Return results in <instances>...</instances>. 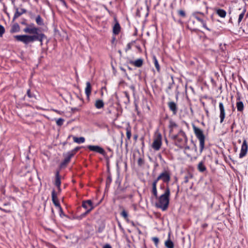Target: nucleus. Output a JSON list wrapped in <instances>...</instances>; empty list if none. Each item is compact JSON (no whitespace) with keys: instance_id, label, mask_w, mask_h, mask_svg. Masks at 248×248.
I'll return each instance as SVG.
<instances>
[{"instance_id":"obj_1","label":"nucleus","mask_w":248,"mask_h":248,"mask_svg":"<svg viewBox=\"0 0 248 248\" xmlns=\"http://www.w3.org/2000/svg\"><path fill=\"white\" fill-rule=\"evenodd\" d=\"M23 31L30 35H17L14 36V38L25 45L38 41L42 46L43 40L46 38V35L37 27L28 26L24 28Z\"/></svg>"},{"instance_id":"obj_2","label":"nucleus","mask_w":248,"mask_h":248,"mask_svg":"<svg viewBox=\"0 0 248 248\" xmlns=\"http://www.w3.org/2000/svg\"><path fill=\"white\" fill-rule=\"evenodd\" d=\"M170 196V190L169 186H166L164 193L157 198H155L157 201L155 203L156 207L161 209L162 211H166L169 205Z\"/></svg>"},{"instance_id":"obj_3","label":"nucleus","mask_w":248,"mask_h":248,"mask_svg":"<svg viewBox=\"0 0 248 248\" xmlns=\"http://www.w3.org/2000/svg\"><path fill=\"white\" fill-rule=\"evenodd\" d=\"M172 139L174 141L175 145L181 149L187 144L188 141L186 133L182 129L178 134L172 136Z\"/></svg>"},{"instance_id":"obj_4","label":"nucleus","mask_w":248,"mask_h":248,"mask_svg":"<svg viewBox=\"0 0 248 248\" xmlns=\"http://www.w3.org/2000/svg\"><path fill=\"white\" fill-rule=\"evenodd\" d=\"M193 128L196 138L199 140L200 152L201 153L204 148L205 137L203 134V131L200 128L196 127L195 125H193Z\"/></svg>"},{"instance_id":"obj_5","label":"nucleus","mask_w":248,"mask_h":248,"mask_svg":"<svg viewBox=\"0 0 248 248\" xmlns=\"http://www.w3.org/2000/svg\"><path fill=\"white\" fill-rule=\"evenodd\" d=\"M192 16L199 22H200L202 25V27L210 31V29H209L206 24V20L205 18L206 16L204 13L200 12H195L192 14Z\"/></svg>"},{"instance_id":"obj_6","label":"nucleus","mask_w":248,"mask_h":248,"mask_svg":"<svg viewBox=\"0 0 248 248\" xmlns=\"http://www.w3.org/2000/svg\"><path fill=\"white\" fill-rule=\"evenodd\" d=\"M162 144V136L161 134L158 133L154 138L152 147L154 150L158 151L160 150Z\"/></svg>"},{"instance_id":"obj_7","label":"nucleus","mask_w":248,"mask_h":248,"mask_svg":"<svg viewBox=\"0 0 248 248\" xmlns=\"http://www.w3.org/2000/svg\"><path fill=\"white\" fill-rule=\"evenodd\" d=\"M156 179L159 181L162 180L164 183L167 184V186L170 181V174L169 171L164 170L160 173Z\"/></svg>"},{"instance_id":"obj_8","label":"nucleus","mask_w":248,"mask_h":248,"mask_svg":"<svg viewBox=\"0 0 248 248\" xmlns=\"http://www.w3.org/2000/svg\"><path fill=\"white\" fill-rule=\"evenodd\" d=\"M97 205H94L91 200L83 201L82 202V207L87 211V213H90Z\"/></svg>"},{"instance_id":"obj_9","label":"nucleus","mask_w":248,"mask_h":248,"mask_svg":"<svg viewBox=\"0 0 248 248\" xmlns=\"http://www.w3.org/2000/svg\"><path fill=\"white\" fill-rule=\"evenodd\" d=\"M248 145L246 140H243V143L241 145L240 153L239 154V158H242L245 157L248 152Z\"/></svg>"},{"instance_id":"obj_10","label":"nucleus","mask_w":248,"mask_h":248,"mask_svg":"<svg viewBox=\"0 0 248 248\" xmlns=\"http://www.w3.org/2000/svg\"><path fill=\"white\" fill-rule=\"evenodd\" d=\"M87 148L89 150L98 153L102 155H105L106 154L104 149L98 145H88Z\"/></svg>"},{"instance_id":"obj_11","label":"nucleus","mask_w":248,"mask_h":248,"mask_svg":"<svg viewBox=\"0 0 248 248\" xmlns=\"http://www.w3.org/2000/svg\"><path fill=\"white\" fill-rule=\"evenodd\" d=\"M219 118H220V123L222 124L225 118L226 117V113L225 110V107L224 104L222 102L219 103Z\"/></svg>"},{"instance_id":"obj_12","label":"nucleus","mask_w":248,"mask_h":248,"mask_svg":"<svg viewBox=\"0 0 248 248\" xmlns=\"http://www.w3.org/2000/svg\"><path fill=\"white\" fill-rule=\"evenodd\" d=\"M240 100V95L239 94H237L236 96V107L238 111L242 112L244 109V105L243 102L241 101Z\"/></svg>"},{"instance_id":"obj_13","label":"nucleus","mask_w":248,"mask_h":248,"mask_svg":"<svg viewBox=\"0 0 248 248\" xmlns=\"http://www.w3.org/2000/svg\"><path fill=\"white\" fill-rule=\"evenodd\" d=\"M168 106L173 115H175L178 112V108L177 104L173 101H170L168 103Z\"/></svg>"},{"instance_id":"obj_14","label":"nucleus","mask_w":248,"mask_h":248,"mask_svg":"<svg viewBox=\"0 0 248 248\" xmlns=\"http://www.w3.org/2000/svg\"><path fill=\"white\" fill-rule=\"evenodd\" d=\"M55 186L57 187L58 191H61V176L60 175V171L57 170L55 173V180L54 182Z\"/></svg>"},{"instance_id":"obj_15","label":"nucleus","mask_w":248,"mask_h":248,"mask_svg":"<svg viewBox=\"0 0 248 248\" xmlns=\"http://www.w3.org/2000/svg\"><path fill=\"white\" fill-rule=\"evenodd\" d=\"M72 155H70L68 152L65 155L64 160L61 162L60 164L61 168H63L67 166V165L70 162L71 158L72 157Z\"/></svg>"},{"instance_id":"obj_16","label":"nucleus","mask_w":248,"mask_h":248,"mask_svg":"<svg viewBox=\"0 0 248 248\" xmlns=\"http://www.w3.org/2000/svg\"><path fill=\"white\" fill-rule=\"evenodd\" d=\"M158 181L155 179L152 183V189L151 192L155 198H157V184Z\"/></svg>"},{"instance_id":"obj_17","label":"nucleus","mask_w":248,"mask_h":248,"mask_svg":"<svg viewBox=\"0 0 248 248\" xmlns=\"http://www.w3.org/2000/svg\"><path fill=\"white\" fill-rule=\"evenodd\" d=\"M52 201L56 207H59L61 206L59 201L57 197V193L54 190H53L51 192Z\"/></svg>"},{"instance_id":"obj_18","label":"nucleus","mask_w":248,"mask_h":248,"mask_svg":"<svg viewBox=\"0 0 248 248\" xmlns=\"http://www.w3.org/2000/svg\"><path fill=\"white\" fill-rule=\"evenodd\" d=\"M115 20L116 21V23L113 27V33L115 35H117L120 32L121 27L120 24L119 23L118 21L117 20L116 18H115Z\"/></svg>"},{"instance_id":"obj_19","label":"nucleus","mask_w":248,"mask_h":248,"mask_svg":"<svg viewBox=\"0 0 248 248\" xmlns=\"http://www.w3.org/2000/svg\"><path fill=\"white\" fill-rule=\"evenodd\" d=\"M178 126V124L172 119H170L168 125L170 133H172L173 131V129L177 128Z\"/></svg>"},{"instance_id":"obj_20","label":"nucleus","mask_w":248,"mask_h":248,"mask_svg":"<svg viewBox=\"0 0 248 248\" xmlns=\"http://www.w3.org/2000/svg\"><path fill=\"white\" fill-rule=\"evenodd\" d=\"M129 62L137 67H140L143 65V60L142 59H139L135 61H131Z\"/></svg>"},{"instance_id":"obj_21","label":"nucleus","mask_w":248,"mask_h":248,"mask_svg":"<svg viewBox=\"0 0 248 248\" xmlns=\"http://www.w3.org/2000/svg\"><path fill=\"white\" fill-rule=\"evenodd\" d=\"M246 8L244 7L241 12V13L239 15V17L238 19V23L239 24L243 20V19L244 18V16H245V18H247L248 16V13L246 15Z\"/></svg>"},{"instance_id":"obj_22","label":"nucleus","mask_w":248,"mask_h":248,"mask_svg":"<svg viewBox=\"0 0 248 248\" xmlns=\"http://www.w3.org/2000/svg\"><path fill=\"white\" fill-rule=\"evenodd\" d=\"M165 246L167 248H174V244L173 242L170 240V234H169L168 238L164 243Z\"/></svg>"},{"instance_id":"obj_23","label":"nucleus","mask_w":248,"mask_h":248,"mask_svg":"<svg viewBox=\"0 0 248 248\" xmlns=\"http://www.w3.org/2000/svg\"><path fill=\"white\" fill-rule=\"evenodd\" d=\"M86 86L85 89V93L87 97H89L92 92L91 84L90 83V82H87L86 83Z\"/></svg>"},{"instance_id":"obj_24","label":"nucleus","mask_w":248,"mask_h":248,"mask_svg":"<svg viewBox=\"0 0 248 248\" xmlns=\"http://www.w3.org/2000/svg\"><path fill=\"white\" fill-rule=\"evenodd\" d=\"M94 106L97 109L102 108L104 107V103L102 100L97 99L95 102Z\"/></svg>"},{"instance_id":"obj_25","label":"nucleus","mask_w":248,"mask_h":248,"mask_svg":"<svg viewBox=\"0 0 248 248\" xmlns=\"http://www.w3.org/2000/svg\"><path fill=\"white\" fill-rule=\"evenodd\" d=\"M197 169L200 172H203L206 170V167L203 161H202L199 163L197 166Z\"/></svg>"},{"instance_id":"obj_26","label":"nucleus","mask_w":248,"mask_h":248,"mask_svg":"<svg viewBox=\"0 0 248 248\" xmlns=\"http://www.w3.org/2000/svg\"><path fill=\"white\" fill-rule=\"evenodd\" d=\"M216 13L220 17L224 18L226 16V12L222 9H217L216 10Z\"/></svg>"},{"instance_id":"obj_27","label":"nucleus","mask_w":248,"mask_h":248,"mask_svg":"<svg viewBox=\"0 0 248 248\" xmlns=\"http://www.w3.org/2000/svg\"><path fill=\"white\" fill-rule=\"evenodd\" d=\"M26 12V10L24 9H21L20 11H19L18 9L17 8L14 16V19H15L19 17L23 14L25 13Z\"/></svg>"},{"instance_id":"obj_28","label":"nucleus","mask_w":248,"mask_h":248,"mask_svg":"<svg viewBox=\"0 0 248 248\" xmlns=\"http://www.w3.org/2000/svg\"><path fill=\"white\" fill-rule=\"evenodd\" d=\"M73 139L75 142H76L78 144L84 143L85 141V138L83 137L78 138V137L74 136L73 137Z\"/></svg>"},{"instance_id":"obj_29","label":"nucleus","mask_w":248,"mask_h":248,"mask_svg":"<svg viewBox=\"0 0 248 248\" xmlns=\"http://www.w3.org/2000/svg\"><path fill=\"white\" fill-rule=\"evenodd\" d=\"M126 138L128 140H130L131 137V127L129 124L125 128Z\"/></svg>"},{"instance_id":"obj_30","label":"nucleus","mask_w":248,"mask_h":248,"mask_svg":"<svg viewBox=\"0 0 248 248\" xmlns=\"http://www.w3.org/2000/svg\"><path fill=\"white\" fill-rule=\"evenodd\" d=\"M153 60L155 64V66L156 69L157 71L158 72H159L160 71V67L156 57L155 56H154L153 57Z\"/></svg>"},{"instance_id":"obj_31","label":"nucleus","mask_w":248,"mask_h":248,"mask_svg":"<svg viewBox=\"0 0 248 248\" xmlns=\"http://www.w3.org/2000/svg\"><path fill=\"white\" fill-rule=\"evenodd\" d=\"M120 215L127 222H129V219L128 218V215L127 212L124 210L123 209L122 211L120 213Z\"/></svg>"},{"instance_id":"obj_32","label":"nucleus","mask_w":248,"mask_h":248,"mask_svg":"<svg viewBox=\"0 0 248 248\" xmlns=\"http://www.w3.org/2000/svg\"><path fill=\"white\" fill-rule=\"evenodd\" d=\"M124 97L125 98V99L124 101V103L127 104L129 103L130 102V95L127 91L124 92Z\"/></svg>"},{"instance_id":"obj_33","label":"nucleus","mask_w":248,"mask_h":248,"mask_svg":"<svg viewBox=\"0 0 248 248\" xmlns=\"http://www.w3.org/2000/svg\"><path fill=\"white\" fill-rule=\"evenodd\" d=\"M58 208L59 209V215L61 217H68V216L66 215L65 214V213H64L63 210H62V207L61 206H59V207H58Z\"/></svg>"},{"instance_id":"obj_34","label":"nucleus","mask_w":248,"mask_h":248,"mask_svg":"<svg viewBox=\"0 0 248 248\" xmlns=\"http://www.w3.org/2000/svg\"><path fill=\"white\" fill-rule=\"evenodd\" d=\"M178 15L182 18H185L186 17V12L184 10H178L177 11Z\"/></svg>"},{"instance_id":"obj_35","label":"nucleus","mask_w":248,"mask_h":248,"mask_svg":"<svg viewBox=\"0 0 248 248\" xmlns=\"http://www.w3.org/2000/svg\"><path fill=\"white\" fill-rule=\"evenodd\" d=\"M192 177H193L192 175L190 173L186 175L184 177V180L183 181V183H185V184L189 182V179H191L192 178Z\"/></svg>"},{"instance_id":"obj_36","label":"nucleus","mask_w":248,"mask_h":248,"mask_svg":"<svg viewBox=\"0 0 248 248\" xmlns=\"http://www.w3.org/2000/svg\"><path fill=\"white\" fill-rule=\"evenodd\" d=\"M36 23L38 25H43V21L42 18H41V16L40 15H38L35 19Z\"/></svg>"},{"instance_id":"obj_37","label":"nucleus","mask_w":248,"mask_h":248,"mask_svg":"<svg viewBox=\"0 0 248 248\" xmlns=\"http://www.w3.org/2000/svg\"><path fill=\"white\" fill-rule=\"evenodd\" d=\"M19 30V26L18 24L14 25L11 30V32H17Z\"/></svg>"},{"instance_id":"obj_38","label":"nucleus","mask_w":248,"mask_h":248,"mask_svg":"<svg viewBox=\"0 0 248 248\" xmlns=\"http://www.w3.org/2000/svg\"><path fill=\"white\" fill-rule=\"evenodd\" d=\"M152 240L154 242L156 248H158V244L159 243V239L157 237H153L152 238Z\"/></svg>"},{"instance_id":"obj_39","label":"nucleus","mask_w":248,"mask_h":248,"mask_svg":"<svg viewBox=\"0 0 248 248\" xmlns=\"http://www.w3.org/2000/svg\"><path fill=\"white\" fill-rule=\"evenodd\" d=\"M80 148L79 147H77L72 151L68 152V153L70 155H72V156H73L76 154V153L80 149Z\"/></svg>"},{"instance_id":"obj_40","label":"nucleus","mask_w":248,"mask_h":248,"mask_svg":"<svg viewBox=\"0 0 248 248\" xmlns=\"http://www.w3.org/2000/svg\"><path fill=\"white\" fill-rule=\"evenodd\" d=\"M112 182V178L111 176L109 175L108 176L107 180H106V186H109L110 184Z\"/></svg>"},{"instance_id":"obj_41","label":"nucleus","mask_w":248,"mask_h":248,"mask_svg":"<svg viewBox=\"0 0 248 248\" xmlns=\"http://www.w3.org/2000/svg\"><path fill=\"white\" fill-rule=\"evenodd\" d=\"M134 43H135V41L132 42L131 43H129L127 44L125 48V52H127L131 49L132 46Z\"/></svg>"},{"instance_id":"obj_42","label":"nucleus","mask_w":248,"mask_h":248,"mask_svg":"<svg viewBox=\"0 0 248 248\" xmlns=\"http://www.w3.org/2000/svg\"><path fill=\"white\" fill-rule=\"evenodd\" d=\"M27 95L30 98H32L35 97V95L33 93H31V90L28 89L27 92Z\"/></svg>"},{"instance_id":"obj_43","label":"nucleus","mask_w":248,"mask_h":248,"mask_svg":"<svg viewBox=\"0 0 248 248\" xmlns=\"http://www.w3.org/2000/svg\"><path fill=\"white\" fill-rule=\"evenodd\" d=\"M64 120L62 118H59L56 121V124L58 126H62L63 124Z\"/></svg>"},{"instance_id":"obj_44","label":"nucleus","mask_w":248,"mask_h":248,"mask_svg":"<svg viewBox=\"0 0 248 248\" xmlns=\"http://www.w3.org/2000/svg\"><path fill=\"white\" fill-rule=\"evenodd\" d=\"M144 163V160L143 158L140 157L138 160V164L139 166H141Z\"/></svg>"},{"instance_id":"obj_45","label":"nucleus","mask_w":248,"mask_h":248,"mask_svg":"<svg viewBox=\"0 0 248 248\" xmlns=\"http://www.w3.org/2000/svg\"><path fill=\"white\" fill-rule=\"evenodd\" d=\"M5 32V29L3 26L0 25V37L2 36L3 34Z\"/></svg>"},{"instance_id":"obj_46","label":"nucleus","mask_w":248,"mask_h":248,"mask_svg":"<svg viewBox=\"0 0 248 248\" xmlns=\"http://www.w3.org/2000/svg\"><path fill=\"white\" fill-rule=\"evenodd\" d=\"M0 210L5 212V213H10L12 212V211L10 209H3L1 207H0Z\"/></svg>"},{"instance_id":"obj_47","label":"nucleus","mask_w":248,"mask_h":248,"mask_svg":"<svg viewBox=\"0 0 248 248\" xmlns=\"http://www.w3.org/2000/svg\"><path fill=\"white\" fill-rule=\"evenodd\" d=\"M89 213H87V211L86 210V211L85 213L82 214L80 215V217L82 218V217H86Z\"/></svg>"},{"instance_id":"obj_48","label":"nucleus","mask_w":248,"mask_h":248,"mask_svg":"<svg viewBox=\"0 0 248 248\" xmlns=\"http://www.w3.org/2000/svg\"><path fill=\"white\" fill-rule=\"evenodd\" d=\"M236 126V124L235 123V122L234 121L233 122V123L232 124V125H231V130H232V131H233V128Z\"/></svg>"},{"instance_id":"obj_49","label":"nucleus","mask_w":248,"mask_h":248,"mask_svg":"<svg viewBox=\"0 0 248 248\" xmlns=\"http://www.w3.org/2000/svg\"><path fill=\"white\" fill-rule=\"evenodd\" d=\"M103 248H112L111 246L109 244H106L104 246Z\"/></svg>"},{"instance_id":"obj_50","label":"nucleus","mask_w":248,"mask_h":248,"mask_svg":"<svg viewBox=\"0 0 248 248\" xmlns=\"http://www.w3.org/2000/svg\"><path fill=\"white\" fill-rule=\"evenodd\" d=\"M173 84V81H172V83L171 84H170L169 86L168 87L167 89L168 90H171L172 88V84Z\"/></svg>"},{"instance_id":"obj_51","label":"nucleus","mask_w":248,"mask_h":248,"mask_svg":"<svg viewBox=\"0 0 248 248\" xmlns=\"http://www.w3.org/2000/svg\"><path fill=\"white\" fill-rule=\"evenodd\" d=\"M103 229H104V227H102V228L99 227L98 228L97 231H98V232H101L103 231Z\"/></svg>"},{"instance_id":"obj_52","label":"nucleus","mask_w":248,"mask_h":248,"mask_svg":"<svg viewBox=\"0 0 248 248\" xmlns=\"http://www.w3.org/2000/svg\"><path fill=\"white\" fill-rule=\"evenodd\" d=\"M183 148H184L185 150H189V147L186 144L185 147H184Z\"/></svg>"},{"instance_id":"obj_53","label":"nucleus","mask_w":248,"mask_h":248,"mask_svg":"<svg viewBox=\"0 0 248 248\" xmlns=\"http://www.w3.org/2000/svg\"><path fill=\"white\" fill-rule=\"evenodd\" d=\"M138 136L137 135H135L134 136V140L136 141L137 140V139H138Z\"/></svg>"},{"instance_id":"obj_54","label":"nucleus","mask_w":248,"mask_h":248,"mask_svg":"<svg viewBox=\"0 0 248 248\" xmlns=\"http://www.w3.org/2000/svg\"><path fill=\"white\" fill-rule=\"evenodd\" d=\"M130 223L131 224V225H132L133 226H134V227H135V223H134V222L133 221H130Z\"/></svg>"},{"instance_id":"obj_55","label":"nucleus","mask_w":248,"mask_h":248,"mask_svg":"<svg viewBox=\"0 0 248 248\" xmlns=\"http://www.w3.org/2000/svg\"><path fill=\"white\" fill-rule=\"evenodd\" d=\"M207 225H208L207 224L205 223V224L202 225V227L203 228H205V227H206L207 226Z\"/></svg>"},{"instance_id":"obj_56","label":"nucleus","mask_w":248,"mask_h":248,"mask_svg":"<svg viewBox=\"0 0 248 248\" xmlns=\"http://www.w3.org/2000/svg\"><path fill=\"white\" fill-rule=\"evenodd\" d=\"M87 226L88 227H92V226H91V225H90L89 224H87Z\"/></svg>"},{"instance_id":"obj_57","label":"nucleus","mask_w":248,"mask_h":248,"mask_svg":"<svg viewBox=\"0 0 248 248\" xmlns=\"http://www.w3.org/2000/svg\"><path fill=\"white\" fill-rule=\"evenodd\" d=\"M72 110H78V109L77 108H72Z\"/></svg>"},{"instance_id":"obj_58","label":"nucleus","mask_w":248,"mask_h":248,"mask_svg":"<svg viewBox=\"0 0 248 248\" xmlns=\"http://www.w3.org/2000/svg\"><path fill=\"white\" fill-rule=\"evenodd\" d=\"M202 104L203 106L204 105V102H202Z\"/></svg>"},{"instance_id":"obj_59","label":"nucleus","mask_w":248,"mask_h":248,"mask_svg":"<svg viewBox=\"0 0 248 248\" xmlns=\"http://www.w3.org/2000/svg\"><path fill=\"white\" fill-rule=\"evenodd\" d=\"M238 142H239V143H240V142H241V140H239Z\"/></svg>"},{"instance_id":"obj_60","label":"nucleus","mask_w":248,"mask_h":248,"mask_svg":"<svg viewBox=\"0 0 248 248\" xmlns=\"http://www.w3.org/2000/svg\"><path fill=\"white\" fill-rule=\"evenodd\" d=\"M52 212H54V211H53V209H52Z\"/></svg>"},{"instance_id":"obj_61","label":"nucleus","mask_w":248,"mask_h":248,"mask_svg":"<svg viewBox=\"0 0 248 248\" xmlns=\"http://www.w3.org/2000/svg\"><path fill=\"white\" fill-rule=\"evenodd\" d=\"M238 248H239V247Z\"/></svg>"}]
</instances>
